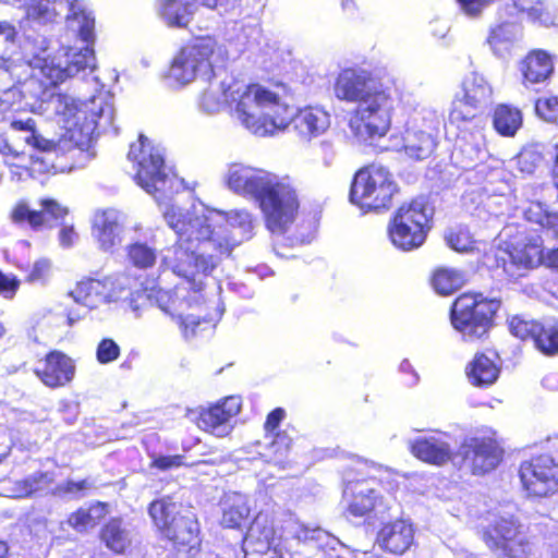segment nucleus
<instances>
[{
  "mask_svg": "<svg viewBox=\"0 0 558 558\" xmlns=\"http://www.w3.org/2000/svg\"><path fill=\"white\" fill-rule=\"evenodd\" d=\"M234 218L251 227V215L246 211L228 217L215 209L169 210L167 223L178 239L162 257L163 267L191 283L194 292H201L204 283L197 278L209 276L238 244L230 236L235 228Z\"/></svg>",
  "mask_w": 558,
  "mask_h": 558,
  "instance_id": "f257e3e1",
  "label": "nucleus"
},
{
  "mask_svg": "<svg viewBox=\"0 0 558 558\" xmlns=\"http://www.w3.org/2000/svg\"><path fill=\"white\" fill-rule=\"evenodd\" d=\"M398 474L367 460L343 471L341 505L347 517H385L397 502Z\"/></svg>",
  "mask_w": 558,
  "mask_h": 558,
  "instance_id": "f03ea898",
  "label": "nucleus"
},
{
  "mask_svg": "<svg viewBox=\"0 0 558 558\" xmlns=\"http://www.w3.org/2000/svg\"><path fill=\"white\" fill-rule=\"evenodd\" d=\"M289 93L288 84L277 76L250 83L236 101V117L247 130L258 136L283 131L292 120V109L283 102V97Z\"/></svg>",
  "mask_w": 558,
  "mask_h": 558,
  "instance_id": "7ed1b4c3",
  "label": "nucleus"
},
{
  "mask_svg": "<svg viewBox=\"0 0 558 558\" xmlns=\"http://www.w3.org/2000/svg\"><path fill=\"white\" fill-rule=\"evenodd\" d=\"M272 233H284L294 222L301 207L296 180L288 174L267 172L256 199Z\"/></svg>",
  "mask_w": 558,
  "mask_h": 558,
  "instance_id": "20e7f679",
  "label": "nucleus"
},
{
  "mask_svg": "<svg viewBox=\"0 0 558 558\" xmlns=\"http://www.w3.org/2000/svg\"><path fill=\"white\" fill-rule=\"evenodd\" d=\"M148 514L160 536L169 541L174 550L195 557L201 551L202 539L195 519L181 515V505L170 496L153 500Z\"/></svg>",
  "mask_w": 558,
  "mask_h": 558,
  "instance_id": "39448f33",
  "label": "nucleus"
},
{
  "mask_svg": "<svg viewBox=\"0 0 558 558\" xmlns=\"http://www.w3.org/2000/svg\"><path fill=\"white\" fill-rule=\"evenodd\" d=\"M499 307V301L481 292H463L450 306L451 326L466 341L483 340L494 327Z\"/></svg>",
  "mask_w": 558,
  "mask_h": 558,
  "instance_id": "423d86ee",
  "label": "nucleus"
},
{
  "mask_svg": "<svg viewBox=\"0 0 558 558\" xmlns=\"http://www.w3.org/2000/svg\"><path fill=\"white\" fill-rule=\"evenodd\" d=\"M433 228V209L423 198L400 204L387 223V235L399 251L412 252L427 240Z\"/></svg>",
  "mask_w": 558,
  "mask_h": 558,
  "instance_id": "0eeeda50",
  "label": "nucleus"
},
{
  "mask_svg": "<svg viewBox=\"0 0 558 558\" xmlns=\"http://www.w3.org/2000/svg\"><path fill=\"white\" fill-rule=\"evenodd\" d=\"M399 192L393 174L386 167L371 163L353 175L349 199L365 213L387 210Z\"/></svg>",
  "mask_w": 558,
  "mask_h": 558,
  "instance_id": "6e6552de",
  "label": "nucleus"
},
{
  "mask_svg": "<svg viewBox=\"0 0 558 558\" xmlns=\"http://www.w3.org/2000/svg\"><path fill=\"white\" fill-rule=\"evenodd\" d=\"M40 209H34L25 199L17 201L9 213L10 221L20 227L28 228L34 232L44 230L50 221L60 226L58 240L63 248L74 245L78 234L73 225H65L63 220L69 216V207L51 196H45L38 199Z\"/></svg>",
  "mask_w": 558,
  "mask_h": 558,
  "instance_id": "1a4fd4ad",
  "label": "nucleus"
},
{
  "mask_svg": "<svg viewBox=\"0 0 558 558\" xmlns=\"http://www.w3.org/2000/svg\"><path fill=\"white\" fill-rule=\"evenodd\" d=\"M485 546L502 558H529L532 542L529 529L514 514L494 515L480 529Z\"/></svg>",
  "mask_w": 558,
  "mask_h": 558,
  "instance_id": "9d476101",
  "label": "nucleus"
},
{
  "mask_svg": "<svg viewBox=\"0 0 558 558\" xmlns=\"http://www.w3.org/2000/svg\"><path fill=\"white\" fill-rule=\"evenodd\" d=\"M220 54L221 46L214 36H194L172 59L170 75L180 84H186L199 74L211 75L214 62Z\"/></svg>",
  "mask_w": 558,
  "mask_h": 558,
  "instance_id": "9b49d317",
  "label": "nucleus"
},
{
  "mask_svg": "<svg viewBox=\"0 0 558 558\" xmlns=\"http://www.w3.org/2000/svg\"><path fill=\"white\" fill-rule=\"evenodd\" d=\"M396 90V86L379 88L368 100L353 110L349 126L356 137L374 141L386 136L391 126Z\"/></svg>",
  "mask_w": 558,
  "mask_h": 558,
  "instance_id": "f8f14e48",
  "label": "nucleus"
},
{
  "mask_svg": "<svg viewBox=\"0 0 558 558\" xmlns=\"http://www.w3.org/2000/svg\"><path fill=\"white\" fill-rule=\"evenodd\" d=\"M389 86H396V81L389 75L380 76L364 69L345 68L338 73L333 92L338 99L360 105L379 88Z\"/></svg>",
  "mask_w": 558,
  "mask_h": 558,
  "instance_id": "ddd939ff",
  "label": "nucleus"
},
{
  "mask_svg": "<svg viewBox=\"0 0 558 558\" xmlns=\"http://www.w3.org/2000/svg\"><path fill=\"white\" fill-rule=\"evenodd\" d=\"M522 488L529 498H546L558 492V464L548 454H538L519 466Z\"/></svg>",
  "mask_w": 558,
  "mask_h": 558,
  "instance_id": "4468645a",
  "label": "nucleus"
},
{
  "mask_svg": "<svg viewBox=\"0 0 558 558\" xmlns=\"http://www.w3.org/2000/svg\"><path fill=\"white\" fill-rule=\"evenodd\" d=\"M244 558H283L281 538L272 518L258 512L251 521L245 535Z\"/></svg>",
  "mask_w": 558,
  "mask_h": 558,
  "instance_id": "2eb2a0df",
  "label": "nucleus"
},
{
  "mask_svg": "<svg viewBox=\"0 0 558 558\" xmlns=\"http://www.w3.org/2000/svg\"><path fill=\"white\" fill-rule=\"evenodd\" d=\"M128 157L136 166L135 180L148 193H155L157 184L165 182V160L161 154L140 134L136 143L130 146Z\"/></svg>",
  "mask_w": 558,
  "mask_h": 558,
  "instance_id": "dca6fc26",
  "label": "nucleus"
},
{
  "mask_svg": "<svg viewBox=\"0 0 558 558\" xmlns=\"http://www.w3.org/2000/svg\"><path fill=\"white\" fill-rule=\"evenodd\" d=\"M508 328L513 337L522 341H531L543 355L558 354V323L513 315L508 319Z\"/></svg>",
  "mask_w": 558,
  "mask_h": 558,
  "instance_id": "f3484780",
  "label": "nucleus"
},
{
  "mask_svg": "<svg viewBox=\"0 0 558 558\" xmlns=\"http://www.w3.org/2000/svg\"><path fill=\"white\" fill-rule=\"evenodd\" d=\"M504 451L492 437H471L460 447L462 463L473 475H484L493 471L502 460Z\"/></svg>",
  "mask_w": 558,
  "mask_h": 558,
  "instance_id": "a211bd4d",
  "label": "nucleus"
},
{
  "mask_svg": "<svg viewBox=\"0 0 558 558\" xmlns=\"http://www.w3.org/2000/svg\"><path fill=\"white\" fill-rule=\"evenodd\" d=\"M241 398L228 396L214 404L201 408L197 412L195 424L206 433L223 437L231 432V420L241 412Z\"/></svg>",
  "mask_w": 558,
  "mask_h": 558,
  "instance_id": "6ab92c4d",
  "label": "nucleus"
},
{
  "mask_svg": "<svg viewBox=\"0 0 558 558\" xmlns=\"http://www.w3.org/2000/svg\"><path fill=\"white\" fill-rule=\"evenodd\" d=\"M505 253L511 268L529 271L544 263V245L539 235L517 234L505 243Z\"/></svg>",
  "mask_w": 558,
  "mask_h": 558,
  "instance_id": "aec40b11",
  "label": "nucleus"
},
{
  "mask_svg": "<svg viewBox=\"0 0 558 558\" xmlns=\"http://www.w3.org/2000/svg\"><path fill=\"white\" fill-rule=\"evenodd\" d=\"M178 290V288L173 290H157L155 298L158 307L177 319L183 337L190 339L195 337L201 330V326L207 322L199 315L186 313L192 303L179 296Z\"/></svg>",
  "mask_w": 558,
  "mask_h": 558,
  "instance_id": "412c9836",
  "label": "nucleus"
},
{
  "mask_svg": "<svg viewBox=\"0 0 558 558\" xmlns=\"http://www.w3.org/2000/svg\"><path fill=\"white\" fill-rule=\"evenodd\" d=\"M75 369V363L68 354L60 350H51L45 354L33 372L46 387L58 389L72 383Z\"/></svg>",
  "mask_w": 558,
  "mask_h": 558,
  "instance_id": "4be33fe9",
  "label": "nucleus"
},
{
  "mask_svg": "<svg viewBox=\"0 0 558 558\" xmlns=\"http://www.w3.org/2000/svg\"><path fill=\"white\" fill-rule=\"evenodd\" d=\"M375 543L388 555L402 556L415 546V529L410 521L397 518L380 525Z\"/></svg>",
  "mask_w": 558,
  "mask_h": 558,
  "instance_id": "5701e85b",
  "label": "nucleus"
},
{
  "mask_svg": "<svg viewBox=\"0 0 558 558\" xmlns=\"http://www.w3.org/2000/svg\"><path fill=\"white\" fill-rule=\"evenodd\" d=\"M464 374L471 386L487 389L495 385L500 377V359L496 352L478 351L465 365Z\"/></svg>",
  "mask_w": 558,
  "mask_h": 558,
  "instance_id": "b1692460",
  "label": "nucleus"
},
{
  "mask_svg": "<svg viewBox=\"0 0 558 558\" xmlns=\"http://www.w3.org/2000/svg\"><path fill=\"white\" fill-rule=\"evenodd\" d=\"M436 129L423 123L421 126H408L402 133L399 151L409 159L418 161L429 158L437 146Z\"/></svg>",
  "mask_w": 558,
  "mask_h": 558,
  "instance_id": "393cba45",
  "label": "nucleus"
},
{
  "mask_svg": "<svg viewBox=\"0 0 558 558\" xmlns=\"http://www.w3.org/2000/svg\"><path fill=\"white\" fill-rule=\"evenodd\" d=\"M92 232L104 252L113 253L122 244V227L118 215L111 209L98 210L95 214Z\"/></svg>",
  "mask_w": 558,
  "mask_h": 558,
  "instance_id": "a878e982",
  "label": "nucleus"
},
{
  "mask_svg": "<svg viewBox=\"0 0 558 558\" xmlns=\"http://www.w3.org/2000/svg\"><path fill=\"white\" fill-rule=\"evenodd\" d=\"M519 71L524 86L546 82L554 74L553 57L543 49L529 51L519 62Z\"/></svg>",
  "mask_w": 558,
  "mask_h": 558,
  "instance_id": "bb28decb",
  "label": "nucleus"
},
{
  "mask_svg": "<svg viewBox=\"0 0 558 558\" xmlns=\"http://www.w3.org/2000/svg\"><path fill=\"white\" fill-rule=\"evenodd\" d=\"M410 451L416 459L438 466L448 463L453 457L450 444L435 435L415 438L410 445Z\"/></svg>",
  "mask_w": 558,
  "mask_h": 558,
  "instance_id": "cd10ccee",
  "label": "nucleus"
},
{
  "mask_svg": "<svg viewBox=\"0 0 558 558\" xmlns=\"http://www.w3.org/2000/svg\"><path fill=\"white\" fill-rule=\"evenodd\" d=\"M290 123L293 124L300 137L310 141L322 135L329 128L330 117L322 108L307 106L299 109L295 113L292 112Z\"/></svg>",
  "mask_w": 558,
  "mask_h": 558,
  "instance_id": "c85d7f7f",
  "label": "nucleus"
},
{
  "mask_svg": "<svg viewBox=\"0 0 558 558\" xmlns=\"http://www.w3.org/2000/svg\"><path fill=\"white\" fill-rule=\"evenodd\" d=\"M111 286L112 282L107 277L101 279L86 277L75 284L70 295L76 303L94 308L98 304L111 301Z\"/></svg>",
  "mask_w": 558,
  "mask_h": 558,
  "instance_id": "c756f323",
  "label": "nucleus"
},
{
  "mask_svg": "<svg viewBox=\"0 0 558 558\" xmlns=\"http://www.w3.org/2000/svg\"><path fill=\"white\" fill-rule=\"evenodd\" d=\"M100 543L113 555H126L132 547L130 532L122 518L112 517L107 520L98 532Z\"/></svg>",
  "mask_w": 558,
  "mask_h": 558,
  "instance_id": "7c9ffc66",
  "label": "nucleus"
},
{
  "mask_svg": "<svg viewBox=\"0 0 558 558\" xmlns=\"http://www.w3.org/2000/svg\"><path fill=\"white\" fill-rule=\"evenodd\" d=\"M197 0H158V14L167 26L187 28L197 10Z\"/></svg>",
  "mask_w": 558,
  "mask_h": 558,
  "instance_id": "2f4dec72",
  "label": "nucleus"
},
{
  "mask_svg": "<svg viewBox=\"0 0 558 558\" xmlns=\"http://www.w3.org/2000/svg\"><path fill=\"white\" fill-rule=\"evenodd\" d=\"M267 171L247 166H235L228 173V186L236 193L248 194L257 199Z\"/></svg>",
  "mask_w": 558,
  "mask_h": 558,
  "instance_id": "473e14b6",
  "label": "nucleus"
},
{
  "mask_svg": "<svg viewBox=\"0 0 558 558\" xmlns=\"http://www.w3.org/2000/svg\"><path fill=\"white\" fill-rule=\"evenodd\" d=\"M490 116L493 129L502 137H513L523 123L522 111L510 104H497Z\"/></svg>",
  "mask_w": 558,
  "mask_h": 558,
  "instance_id": "72a5a7b5",
  "label": "nucleus"
},
{
  "mask_svg": "<svg viewBox=\"0 0 558 558\" xmlns=\"http://www.w3.org/2000/svg\"><path fill=\"white\" fill-rule=\"evenodd\" d=\"M514 7L527 19L542 26H555L558 21L556 9L547 0H512Z\"/></svg>",
  "mask_w": 558,
  "mask_h": 558,
  "instance_id": "f704fd0d",
  "label": "nucleus"
},
{
  "mask_svg": "<svg viewBox=\"0 0 558 558\" xmlns=\"http://www.w3.org/2000/svg\"><path fill=\"white\" fill-rule=\"evenodd\" d=\"M484 110L485 108L476 102L464 98L460 94H456L449 109V121L457 126H465L478 120L483 116Z\"/></svg>",
  "mask_w": 558,
  "mask_h": 558,
  "instance_id": "c9c22d12",
  "label": "nucleus"
},
{
  "mask_svg": "<svg viewBox=\"0 0 558 558\" xmlns=\"http://www.w3.org/2000/svg\"><path fill=\"white\" fill-rule=\"evenodd\" d=\"M459 94L485 108L490 102L493 88L483 75L472 72L463 78Z\"/></svg>",
  "mask_w": 558,
  "mask_h": 558,
  "instance_id": "e433bc0d",
  "label": "nucleus"
},
{
  "mask_svg": "<svg viewBox=\"0 0 558 558\" xmlns=\"http://www.w3.org/2000/svg\"><path fill=\"white\" fill-rule=\"evenodd\" d=\"M125 258L135 269H151L157 262V250L147 242L134 241L125 246Z\"/></svg>",
  "mask_w": 558,
  "mask_h": 558,
  "instance_id": "4c0bfd02",
  "label": "nucleus"
},
{
  "mask_svg": "<svg viewBox=\"0 0 558 558\" xmlns=\"http://www.w3.org/2000/svg\"><path fill=\"white\" fill-rule=\"evenodd\" d=\"M463 283L461 271L453 268L439 267L433 271L430 284L440 295H449Z\"/></svg>",
  "mask_w": 558,
  "mask_h": 558,
  "instance_id": "58836bf2",
  "label": "nucleus"
},
{
  "mask_svg": "<svg viewBox=\"0 0 558 558\" xmlns=\"http://www.w3.org/2000/svg\"><path fill=\"white\" fill-rule=\"evenodd\" d=\"M524 215L526 220L538 225L543 230L550 231L558 240V211H549L536 202L527 207Z\"/></svg>",
  "mask_w": 558,
  "mask_h": 558,
  "instance_id": "ea45409f",
  "label": "nucleus"
},
{
  "mask_svg": "<svg viewBox=\"0 0 558 558\" xmlns=\"http://www.w3.org/2000/svg\"><path fill=\"white\" fill-rule=\"evenodd\" d=\"M447 245L456 252H471L476 246V241L468 227L457 226L448 230L445 235Z\"/></svg>",
  "mask_w": 558,
  "mask_h": 558,
  "instance_id": "a19ab883",
  "label": "nucleus"
},
{
  "mask_svg": "<svg viewBox=\"0 0 558 558\" xmlns=\"http://www.w3.org/2000/svg\"><path fill=\"white\" fill-rule=\"evenodd\" d=\"M251 515V509L244 501L229 505L222 512L221 525L228 529H241Z\"/></svg>",
  "mask_w": 558,
  "mask_h": 558,
  "instance_id": "79ce46f5",
  "label": "nucleus"
},
{
  "mask_svg": "<svg viewBox=\"0 0 558 558\" xmlns=\"http://www.w3.org/2000/svg\"><path fill=\"white\" fill-rule=\"evenodd\" d=\"M94 509L107 510V504L97 501L92 504L88 509L78 508L73 511L68 519V523L76 531H85L96 525V520L92 514Z\"/></svg>",
  "mask_w": 558,
  "mask_h": 558,
  "instance_id": "37998d69",
  "label": "nucleus"
},
{
  "mask_svg": "<svg viewBox=\"0 0 558 558\" xmlns=\"http://www.w3.org/2000/svg\"><path fill=\"white\" fill-rule=\"evenodd\" d=\"M292 447V438L286 430L274 433L272 439L268 445V457L276 464L282 463L288 457Z\"/></svg>",
  "mask_w": 558,
  "mask_h": 558,
  "instance_id": "c03bdc74",
  "label": "nucleus"
},
{
  "mask_svg": "<svg viewBox=\"0 0 558 558\" xmlns=\"http://www.w3.org/2000/svg\"><path fill=\"white\" fill-rule=\"evenodd\" d=\"M95 63L94 50L89 47H85L80 51L75 52L71 60L66 62V69L69 70L70 76H74L86 69H93Z\"/></svg>",
  "mask_w": 558,
  "mask_h": 558,
  "instance_id": "a18cd8bd",
  "label": "nucleus"
},
{
  "mask_svg": "<svg viewBox=\"0 0 558 558\" xmlns=\"http://www.w3.org/2000/svg\"><path fill=\"white\" fill-rule=\"evenodd\" d=\"M535 112L545 122L558 125V98L550 96L536 99Z\"/></svg>",
  "mask_w": 558,
  "mask_h": 558,
  "instance_id": "49530a36",
  "label": "nucleus"
},
{
  "mask_svg": "<svg viewBox=\"0 0 558 558\" xmlns=\"http://www.w3.org/2000/svg\"><path fill=\"white\" fill-rule=\"evenodd\" d=\"M40 73L45 77L49 85L57 86L68 80L70 76L66 65L64 68L59 64H54L53 61L44 59L40 66Z\"/></svg>",
  "mask_w": 558,
  "mask_h": 558,
  "instance_id": "de8ad7c7",
  "label": "nucleus"
},
{
  "mask_svg": "<svg viewBox=\"0 0 558 558\" xmlns=\"http://www.w3.org/2000/svg\"><path fill=\"white\" fill-rule=\"evenodd\" d=\"M120 353L121 349L119 344L111 338L101 339L96 348L97 362L104 365L117 361Z\"/></svg>",
  "mask_w": 558,
  "mask_h": 558,
  "instance_id": "09e8293b",
  "label": "nucleus"
},
{
  "mask_svg": "<svg viewBox=\"0 0 558 558\" xmlns=\"http://www.w3.org/2000/svg\"><path fill=\"white\" fill-rule=\"evenodd\" d=\"M510 26V23L505 22L496 25L489 31L486 41L492 49L495 51L500 50L511 41Z\"/></svg>",
  "mask_w": 558,
  "mask_h": 558,
  "instance_id": "8fccbe9b",
  "label": "nucleus"
},
{
  "mask_svg": "<svg viewBox=\"0 0 558 558\" xmlns=\"http://www.w3.org/2000/svg\"><path fill=\"white\" fill-rule=\"evenodd\" d=\"M50 100L53 104L56 114L65 119H70L75 116L77 105L72 97L68 96L66 94L58 93L51 95Z\"/></svg>",
  "mask_w": 558,
  "mask_h": 558,
  "instance_id": "3c124183",
  "label": "nucleus"
},
{
  "mask_svg": "<svg viewBox=\"0 0 558 558\" xmlns=\"http://www.w3.org/2000/svg\"><path fill=\"white\" fill-rule=\"evenodd\" d=\"M49 474L47 472H36L31 476L19 482V487L25 496H31L37 492L43 484L49 483Z\"/></svg>",
  "mask_w": 558,
  "mask_h": 558,
  "instance_id": "603ef678",
  "label": "nucleus"
},
{
  "mask_svg": "<svg viewBox=\"0 0 558 558\" xmlns=\"http://www.w3.org/2000/svg\"><path fill=\"white\" fill-rule=\"evenodd\" d=\"M50 274V263L47 259L36 260L25 276V281L29 283L45 282Z\"/></svg>",
  "mask_w": 558,
  "mask_h": 558,
  "instance_id": "864d4df0",
  "label": "nucleus"
},
{
  "mask_svg": "<svg viewBox=\"0 0 558 558\" xmlns=\"http://www.w3.org/2000/svg\"><path fill=\"white\" fill-rule=\"evenodd\" d=\"M184 464V456L182 454L159 456L154 458L151 462V465L160 471L180 468Z\"/></svg>",
  "mask_w": 558,
  "mask_h": 558,
  "instance_id": "5fc2aeb1",
  "label": "nucleus"
},
{
  "mask_svg": "<svg viewBox=\"0 0 558 558\" xmlns=\"http://www.w3.org/2000/svg\"><path fill=\"white\" fill-rule=\"evenodd\" d=\"M20 287V280L16 276H8L0 270V294L7 299H12Z\"/></svg>",
  "mask_w": 558,
  "mask_h": 558,
  "instance_id": "6e6d98bb",
  "label": "nucleus"
},
{
  "mask_svg": "<svg viewBox=\"0 0 558 558\" xmlns=\"http://www.w3.org/2000/svg\"><path fill=\"white\" fill-rule=\"evenodd\" d=\"M26 143L39 151L49 153L57 148L56 142L47 140L35 130L26 137Z\"/></svg>",
  "mask_w": 558,
  "mask_h": 558,
  "instance_id": "4d7b16f0",
  "label": "nucleus"
},
{
  "mask_svg": "<svg viewBox=\"0 0 558 558\" xmlns=\"http://www.w3.org/2000/svg\"><path fill=\"white\" fill-rule=\"evenodd\" d=\"M462 10L471 16H477L482 10L495 0H457Z\"/></svg>",
  "mask_w": 558,
  "mask_h": 558,
  "instance_id": "13d9d810",
  "label": "nucleus"
},
{
  "mask_svg": "<svg viewBox=\"0 0 558 558\" xmlns=\"http://www.w3.org/2000/svg\"><path fill=\"white\" fill-rule=\"evenodd\" d=\"M284 417V410L282 408H276L270 411L265 420L264 429L266 433H274Z\"/></svg>",
  "mask_w": 558,
  "mask_h": 558,
  "instance_id": "bf43d9fd",
  "label": "nucleus"
},
{
  "mask_svg": "<svg viewBox=\"0 0 558 558\" xmlns=\"http://www.w3.org/2000/svg\"><path fill=\"white\" fill-rule=\"evenodd\" d=\"M88 487V482L86 480L81 481H72L68 480L63 484V492L68 494H75L85 490Z\"/></svg>",
  "mask_w": 558,
  "mask_h": 558,
  "instance_id": "052dcab7",
  "label": "nucleus"
},
{
  "mask_svg": "<svg viewBox=\"0 0 558 558\" xmlns=\"http://www.w3.org/2000/svg\"><path fill=\"white\" fill-rule=\"evenodd\" d=\"M10 125L15 131H26L29 132V134L36 130V122L32 118L26 120H13Z\"/></svg>",
  "mask_w": 558,
  "mask_h": 558,
  "instance_id": "680f3d73",
  "label": "nucleus"
},
{
  "mask_svg": "<svg viewBox=\"0 0 558 558\" xmlns=\"http://www.w3.org/2000/svg\"><path fill=\"white\" fill-rule=\"evenodd\" d=\"M543 265L558 270V247L549 250L547 254L544 253Z\"/></svg>",
  "mask_w": 558,
  "mask_h": 558,
  "instance_id": "e2e57ef3",
  "label": "nucleus"
},
{
  "mask_svg": "<svg viewBox=\"0 0 558 558\" xmlns=\"http://www.w3.org/2000/svg\"><path fill=\"white\" fill-rule=\"evenodd\" d=\"M81 37L86 43H92L94 40V22H86L80 28Z\"/></svg>",
  "mask_w": 558,
  "mask_h": 558,
  "instance_id": "0e129e2a",
  "label": "nucleus"
},
{
  "mask_svg": "<svg viewBox=\"0 0 558 558\" xmlns=\"http://www.w3.org/2000/svg\"><path fill=\"white\" fill-rule=\"evenodd\" d=\"M5 35L7 39H13L15 36V28L8 22H0V36Z\"/></svg>",
  "mask_w": 558,
  "mask_h": 558,
  "instance_id": "69168bd1",
  "label": "nucleus"
},
{
  "mask_svg": "<svg viewBox=\"0 0 558 558\" xmlns=\"http://www.w3.org/2000/svg\"><path fill=\"white\" fill-rule=\"evenodd\" d=\"M551 174H558V141L553 146V157L549 175Z\"/></svg>",
  "mask_w": 558,
  "mask_h": 558,
  "instance_id": "338daca9",
  "label": "nucleus"
},
{
  "mask_svg": "<svg viewBox=\"0 0 558 558\" xmlns=\"http://www.w3.org/2000/svg\"><path fill=\"white\" fill-rule=\"evenodd\" d=\"M0 558H11L10 545L7 541L0 538Z\"/></svg>",
  "mask_w": 558,
  "mask_h": 558,
  "instance_id": "774afa93",
  "label": "nucleus"
}]
</instances>
